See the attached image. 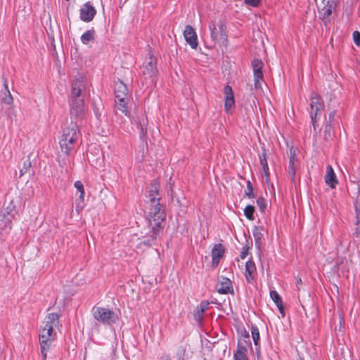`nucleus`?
I'll list each match as a JSON object with an SVG mask.
<instances>
[{
    "instance_id": "obj_1",
    "label": "nucleus",
    "mask_w": 360,
    "mask_h": 360,
    "mask_svg": "<svg viewBox=\"0 0 360 360\" xmlns=\"http://www.w3.org/2000/svg\"><path fill=\"white\" fill-rule=\"evenodd\" d=\"M85 82L82 78H76L72 82L71 94L69 99L70 119L78 122L84 118L86 110L84 96Z\"/></svg>"
},
{
    "instance_id": "obj_2",
    "label": "nucleus",
    "mask_w": 360,
    "mask_h": 360,
    "mask_svg": "<svg viewBox=\"0 0 360 360\" xmlns=\"http://www.w3.org/2000/svg\"><path fill=\"white\" fill-rule=\"evenodd\" d=\"M81 136L79 124L77 122L70 121L62 131L59 141L61 152L67 156H70L74 153L75 146Z\"/></svg>"
},
{
    "instance_id": "obj_3",
    "label": "nucleus",
    "mask_w": 360,
    "mask_h": 360,
    "mask_svg": "<svg viewBox=\"0 0 360 360\" xmlns=\"http://www.w3.org/2000/svg\"><path fill=\"white\" fill-rule=\"evenodd\" d=\"M58 314L56 313L49 314L41 326L39 330L40 347L42 352L49 347V342L53 340V328L58 324Z\"/></svg>"
},
{
    "instance_id": "obj_4",
    "label": "nucleus",
    "mask_w": 360,
    "mask_h": 360,
    "mask_svg": "<svg viewBox=\"0 0 360 360\" xmlns=\"http://www.w3.org/2000/svg\"><path fill=\"white\" fill-rule=\"evenodd\" d=\"M324 109V103L319 95L312 92L310 96L309 115L314 129L319 127L318 121L320 120Z\"/></svg>"
},
{
    "instance_id": "obj_5",
    "label": "nucleus",
    "mask_w": 360,
    "mask_h": 360,
    "mask_svg": "<svg viewBox=\"0 0 360 360\" xmlns=\"http://www.w3.org/2000/svg\"><path fill=\"white\" fill-rule=\"evenodd\" d=\"M94 318L104 325H111L116 323L118 316L112 310L103 307H94L92 309Z\"/></svg>"
},
{
    "instance_id": "obj_6",
    "label": "nucleus",
    "mask_w": 360,
    "mask_h": 360,
    "mask_svg": "<svg viewBox=\"0 0 360 360\" xmlns=\"http://www.w3.org/2000/svg\"><path fill=\"white\" fill-rule=\"evenodd\" d=\"M209 30L210 37L214 42L217 43L220 41H226V27L221 20L218 22L212 20L209 23Z\"/></svg>"
},
{
    "instance_id": "obj_7",
    "label": "nucleus",
    "mask_w": 360,
    "mask_h": 360,
    "mask_svg": "<svg viewBox=\"0 0 360 360\" xmlns=\"http://www.w3.org/2000/svg\"><path fill=\"white\" fill-rule=\"evenodd\" d=\"M335 6L336 3L329 0H322L321 4L318 6L319 18L325 25L330 22L332 13L335 11Z\"/></svg>"
},
{
    "instance_id": "obj_8",
    "label": "nucleus",
    "mask_w": 360,
    "mask_h": 360,
    "mask_svg": "<svg viewBox=\"0 0 360 360\" xmlns=\"http://www.w3.org/2000/svg\"><path fill=\"white\" fill-rule=\"evenodd\" d=\"M143 73L146 78L149 77L153 83L157 82V58L150 53L148 54V57L146 58L143 63Z\"/></svg>"
},
{
    "instance_id": "obj_9",
    "label": "nucleus",
    "mask_w": 360,
    "mask_h": 360,
    "mask_svg": "<svg viewBox=\"0 0 360 360\" xmlns=\"http://www.w3.org/2000/svg\"><path fill=\"white\" fill-rule=\"evenodd\" d=\"M263 62L259 59H254L252 61V67L254 73L255 88L262 89V81L263 80Z\"/></svg>"
},
{
    "instance_id": "obj_10",
    "label": "nucleus",
    "mask_w": 360,
    "mask_h": 360,
    "mask_svg": "<svg viewBox=\"0 0 360 360\" xmlns=\"http://www.w3.org/2000/svg\"><path fill=\"white\" fill-rule=\"evenodd\" d=\"M155 182H156V180L155 179L153 181V183L150 186V188L148 191V198L149 199V200L152 203V205L154 207L153 216V223L150 222L151 226H153V229H155V227H158V222L156 221V219L155 218V215L158 214V202H156V201H155L156 196L158 195V187L156 186ZM150 221H151L150 220Z\"/></svg>"
},
{
    "instance_id": "obj_11",
    "label": "nucleus",
    "mask_w": 360,
    "mask_h": 360,
    "mask_svg": "<svg viewBox=\"0 0 360 360\" xmlns=\"http://www.w3.org/2000/svg\"><path fill=\"white\" fill-rule=\"evenodd\" d=\"M296 150L293 148L290 149L289 164L288 167V172L290 176L291 181L295 182L296 172L299 166L298 160L295 158Z\"/></svg>"
},
{
    "instance_id": "obj_12",
    "label": "nucleus",
    "mask_w": 360,
    "mask_h": 360,
    "mask_svg": "<svg viewBox=\"0 0 360 360\" xmlns=\"http://www.w3.org/2000/svg\"><path fill=\"white\" fill-rule=\"evenodd\" d=\"M96 14V10L89 2L84 4L80 8V18L84 22H91Z\"/></svg>"
},
{
    "instance_id": "obj_13",
    "label": "nucleus",
    "mask_w": 360,
    "mask_h": 360,
    "mask_svg": "<svg viewBox=\"0 0 360 360\" xmlns=\"http://www.w3.org/2000/svg\"><path fill=\"white\" fill-rule=\"evenodd\" d=\"M184 37L186 41L193 49H195L197 48L198 45L197 34L191 25H186L185 27Z\"/></svg>"
},
{
    "instance_id": "obj_14",
    "label": "nucleus",
    "mask_w": 360,
    "mask_h": 360,
    "mask_svg": "<svg viewBox=\"0 0 360 360\" xmlns=\"http://www.w3.org/2000/svg\"><path fill=\"white\" fill-rule=\"evenodd\" d=\"M216 288L217 292L220 294L233 293L231 281L226 277L219 278Z\"/></svg>"
},
{
    "instance_id": "obj_15",
    "label": "nucleus",
    "mask_w": 360,
    "mask_h": 360,
    "mask_svg": "<svg viewBox=\"0 0 360 360\" xmlns=\"http://www.w3.org/2000/svg\"><path fill=\"white\" fill-rule=\"evenodd\" d=\"M224 108L226 112L235 105V99L231 86L226 85L224 89Z\"/></svg>"
},
{
    "instance_id": "obj_16",
    "label": "nucleus",
    "mask_w": 360,
    "mask_h": 360,
    "mask_svg": "<svg viewBox=\"0 0 360 360\" xmlns=\"http://www.w3.org/2000/svg\"><path fill=\"white\" fill-rule=\"evenodd\" d=\"M250 345V342L245 340H244V344L241 341H239L237 350L233 354V360H248L247 356V347Z\"/></svg>"
},
{
    "instance_id": "obj_17",
    "label": "nucleus",
    "mask_w": 360,
    "mask_h": 360,
    "mask_svg": "<svg viewBox=\"0 0 360 360\" xmlns=\"http://www.w3.org/2000/svg\"><path fill=\"white\" fill-rule=\"evenodd\" d=\"M114 93L116 99L119 98H128L127 94L129 93L127 86L122 81L118 80L114 84Z\"/></svg>"
},
{
    "instance_id": "obj_18",
    "label": "nucleus",
    "mask_w": 360,
    "mask_h": 360,
    "mask_svg": "<svg viewBox=\"0 0 360 360\" xmlns=\"http://www.w3.org/2000/svg\"><path fill=\"white\" fill-rule=\"evenodd\" d=\"M224 248L222 244H215L212 249V264L217 266L219 263L220 259L223 257L224 253Z\"/></svg>"
},
{
    "instance_id": "obj_19",
    "label": "nucleus",
    "mask_w": 360,
    "mask_h": 360,
    "mask_svg": "<svg viewBox=\"0 0 360 360\" xmlns=\"http://www.w3.org/2000/svg\"><path fill=\"white\" fill-rule=\"evenodd\" d=\"M325 182L331 188H334L338 184V181L335 173L331 165H328L326 167V174L325 175Z\"/></svg>"
},
{
    "instance_id": "obj_20",
    "label": "nucleus",
    "mask_w": 360,
    "mask_h": 360,
    "mask_svg": "<svg viewBox=\"0 0 360 360\" xmlns=\"http://www.w3.org/2000/svg\"><path fill=\"white\" fill-rule=\"evenodd\" d=\"M210 303L207 301H202L197 306L194 313L195 320L198 323H201L203 320L204 312L208 309Z\"/></svg>"
},
{
    "instance_id": "obj_21",
    "label": "nucleus",
    "mask_w": 360,
    "mask_h": 360,
    "mask_svg": "<svg viewBox=\"0 0 360 360\" xmlns=\"http://www.w3.org/2000/svg\"><path fill=\"white\" fill-rule=\"evenodd\" d=\"M262 154L259 155V162L263 169L262 175H263V176H264L266 178V181H269L270 174H269V168L267 160H266V150L264 148L262 149Z\"/></svg>"
},
{
    "instance_id": "obj_22",
    "label": "nucleus",
    "mask_w": 360,
    "mask_h": 360,
    "mask_svg": "<svg viewBox=\"0 0 360 360\" xmlns=\"http://www.w3.org/2000/svg\"><path fill=\"white\" fill-rule=\"evenodd\" d=\"M11 214H6V212L1 211L0 212V229L4 230L11 229L12 220Z\"/></svg>"
},
{
    "instance_id": "obj_23",
    "label": "nucleus",
    "mask_w": 360,
    "mask_h": 360,
    "mask_svg": "<svg viewBox=\"0 0 360 360\" xmlns=\"http://www.w3.org/2000/svg\"><path fill=\"white\" fill-rule=\"evenodd\" d=\"M264 228L262 226H256L252 231V234L255 241L256 245L259 248L264 239Z\"/></svg>"
},
{
    "instance_id": "obj_24",
    "label": "nucleus",
    "mask_w": 360,
    "mask_h": 360,
    "mask_svg": "<svg viewBox=\"0 0 360 360\" xmlns=\"http://www.w3.org/2000/svg\"><path fill=\"white\" fill-rule=\"evenodd\" d=\"M1 102L7 105H11L13 102V96L8 90V84L6 81L4 82V90L2 92Z\"/></svg>"
},
{
    "instance_id": "obj_25",
    "label": "nucleus",
    "mask_w": 360,
    "mask_h": 360,
    "mask_svg": "<svg viewBox=\"0 0 360 360\" xmlns=\"http://www.w3.org/2000/svg\"><path fill=\"white\" fill-rule=\"evenodd\" d=\"M270 297L274 301V302L277 306L278 309H279L281 313H283V302L282 299L277 291L276 290H271L270 292Z\"/></svg>"
},
{
    "instance_id": "obj_26",
    "label": "nucleus",
    "mask_w": 360,
    "mask_h": 360,
    "mask_svg": "<svg viewBox=\"0 0 360 360\" xmlns=\"http://www.w3.org/2000/svg\"><path fill=\"white\" fill-rule=\"evenodd\" d=\"M95 34H96V32L94 29H91V30L86 31L81 36V41L84 44H88L89 42L94 40Z\"/></svg>"
},
{
    "instance_id": "obj_27",
    "label": "nucleus",
    "mask_w": 360,
    "mask_h": 360,
    "mask_svg": "<svg viewBox=\"0 0 360 360\" xmlns=\"http://www.w3.org/2000/svg\"><path fill=\"white\" fill-rule=\"evenodd\" d=\"M255 271V263L252 261H248L245 264V277L250 281L252 278V274Z\"/></svg>"
},
{
    "instance_id": "obj_28",
    "label": "nucleus",
    "mask_w": 360,
    "mask_h": 360,
    "mask_svg": "<svg viewBox=\"0 0 360 360\" xmlns=\"http://www.w3.org/2000/svg\"><path fill=\"white\" fill-rule=\"evenodd\" d=\"M117 100V101H116V103L117 105L118 110H120L121 112H122L125 115L128 116L129 115V111L127 110L128 98H119Z\"/></svg>"
},
{
    "instance_id": "obj_29",
    "label": "nucleus",
    "mask_w": 360,
    "mask_h": 360,
    "mask_svg": "<svg viewBox=\"0 0 360 360\" xmlns=\"http://www.w3.org/2000/svg\"><path fill=\"white\" fill-rule=\"evenodd\" d=\"M356 208V222H355V230L354 232V235L356 237L360 236V206L359 207L357 205H355Z\"/></svg>"
},
{
    "instance_id": "obj_30",
    "label": "nucleus",
    "mask_w": 360,
    "mask_h": 360,
    "mask_svg": "<svg viewBox=\"0 0 360 360\" xmlns=\"http://www.w3.org/2000/svg\"><path fill=\"white\" fill-rule=\"evenodd\" d=\"M251 334L254 344L257 347L256 349H258L259 348V332L256 326H252Z\"/></svg>"
},
{
    "instance_id": "obj_31",
    "label": "nucleus",
    "mask_w": 360,
    "mask_h": 360,
    "mask_svg": "<svg viewBox=\"0 0 360 360\" xmlns=\"http://www.w3.org/2000/svg\"><path fill=\"white\" fill-rule=\"evenodd\" d=\"M79 195L76 199L75 210L77 212L82 210L84 207V191L79 192Z\"/></svg>"
},
{
    "instance_id": "obj_32",
    "label": "nucleus",
    "mask_w": 360,
    "mask_h": 360,
    "mask_svg": "<svg viewBox=\"0 0 360 360\" xmlns=\"http://www.w3.org/2000/svg\"><path fill=\"white\" fill-rule=\"evenodd\" d=\"M255 207L252 205H247L244 209L245 216L250 220L254 219Z\"/></svg>"
},
{
    "instance_id": "obj_33",
    "label": "nucleus",
    "mask_w": 360,
    "mask_h": 360,
    "mask_svg": "<svg viewBox=\"0 0 360 360\" xmlns=\"http://www.w3.org/2000/svg\"><path fill=\"white\" fill-rule=\"evenodd\" d=\"M1 212H6V214H11V215H12V219H14V217L16 214V210L13 202H11L6 208L1 210Z\"/></svg>"
},
{
    "instance_id": "obj_34",
    "label": "nucleus",
    "mask_w": 360,
    "mask_h": 360,
    "mask_svg": "<svg viewBox=\"0 0 360 360\" xmlns=\"http://www.w3.org/2000/svg\"><path fill=\"white\" fill-rule=\"evenodd\" d=\"M253 191H254V188H253V186H252L250 181H247V188H246L245 193V195L248 198H255Z\"/></svg>"
},
{
    "instance_id": "obj_35",
    "label": "nucleus",
    "mask_w": 360,
    "mask_h": 360,
    "mask_svg": "<svg viewBox=\"0 0 360 360\" xmlns=\"http://www.w3.org/2000/svg\"><path fill=\"white\" fill-rule=\"evenodd\" d=\"M30 167H31V162H30V159L25 160L23 162L22 167L20 170V176H22L23 174H25V173H27L28 172V170L30 169Z\"/></svg>"
},
{
    "instance_id": "obj_36",
    "label": "nucleus",
    "mask_w": 360,
    "mask_h": 360,
    "mask_svg": "<svg viewBox=\"0 0 360 360\" xmlns=\"http://www.w3.org/2000/svg\"><path fill=\"white\" fill-rule=\"evenodd\" d=\"M333 131H332V127L331 124L326 123L324 130V139L328 141L332 137Z\"/></svg>"
},
{
    "instance_id": "obj_37",
    "label": "nucleus",
    "mask_w": 360,
    "mask_h": 360,
    "mask_svg": "<svg viewBox=\"0 0 360 360\" xmlns=\"http://www.w3.org/2000/svg\"><path fill=\"white\" fill-rule=\"evenodd\" d=\"M257 205L262 212H264L265 211L266 204V200L264 198H259L257 200Z\"/></svg>"
},
{
    "instance_id": "obj_38",
    "label": "nucleus",
    "mask_w": 360,
    "mask_h": 360,
    "mask_svg": "<svg viewBox=\"0 0 360 360\" xmlns=\"http://www.w3.org/2000/svg\"><path fill=\"white\" fill-rule=\"evenodd\" d=\"M353 39L356 45L360 46V32L358 31H354L353 32Z\"/></svg>"
},
{
    "instance_id": "obj_39",
    "label": "nucleus",
    "mask_w": 360,
    "mask_h": 360,
    "mask_svg": "<svg viewBox=\"0 0 360 360\" xmlns=\"http://www.w3.org/2000/svg\"><path fill=\"white\" fill-rule=\"evenodd\" d=\"M260 1L261 0H245V3L248 6L257 7L259 4Z\"/></svg>"
},
{
    "instance_id": "obj_40",
    "label": "nucleus",
    "mask_w": 360,
    "mask_h": 360,
    "mask_svg": "<svg viewBox=\"0 0 360 360\" xmlns=\"http://www.w3.org/2000/svg\"><path fill=\"white\" fill-rule=\"evenodd\" d=\"M74 186L78 192L84 191V185L80 181H76L74 184Z\"/></svg>"
},
{
    "instance_id": "obj_41",
    "label": "nucleus",
    "mask_w": 360,
    "mask_h": 360,
    "mask_svg": "<svg viewBox=\"0 0 360 360\" xmlns=\"http://www.w3.org/2000/svg\"><path fill=\"white\" fill-rule=\"evenodd\" d=\"M137 127L140 129V136L143 138L146 134V128L140 122L137 123Z\"/></svg>"
},
{
    "instance_id": "obj_42",
    "label": "nucleus",
    "mask_w": 360,
    "mask_h": 360,
    "mask_svg": "<svg viewBox=\"0 0 360 360\" xmlns=\"http://www.w3.org/2000/svg\"><path fill=\"white\" fill-rule=\"evenodd\" d=\"M248 248H243V250L241 251L240 252V258L241 259H245L246 257V256L248 255Z\"/></svg>"
},
{
    "instance_id": "obj_43",
    "label": "nucleus",
    "mask_w": 360,
    "mask_h": 360,
    "mask_svg": "<svg viewBox=\"0 0 360 360\" xmlns=\"http://www.w3.org/2000/svg\"><path fill=\"white\" fill-rule=\"evenodd\" d=\"M335 111H332L329 113L328 115V120L327 121L326 123L328 124H331V122H333V119H334V116H335Z\"/></svg>"
},
{
    "instance_id": "obj_44",
    "label": "nucleus",
    "mask_w": 360,
    "mask_h": 360,
    "mask_svg": "<svg viewBox=\"0 0 360 360\" xmlns=\"http://www.w3.org/2000/svg\"><path fill=\"white\" fill-rule=\"evenodd\" d=\"M161 360H171L168 356H162Z\"/></svg>"
},
{
    "instance_id": "obj_45",
    "label": "nucleus",
    "mask_w": 360,
    "mask_h": 360,
    "mask_svg": "<svg viewBox=\"0 0 360 360\" xmlns=\"http://www.w3.org/2000/svg\"><path fill=\"white\" fill-rule=\"evenodd\" d=\"M244 335V337H245V338H248H248H249V337H250L249 333H248L247 331H245V333H244V335Z\"/></svg>"
},
{
    "instance_id": "obj_46",
    "label": "nucleus",
    "mask_w": 360,
    "mask_h": 360,
    "mask_svg": "<svg viewBox=\"0 0 360 360\" xmlns=\"http://www.w3.org/2000/svg\"><path fill=\"white\" fill-rule=\"evenodd\" d=\"M357 184H358L359 192L360 193V179H357Z\"/></svg>"
},
{
    "instance_id": "obj_47",
    "label": "nucleus",
    "mask_w": 360,
    "mask_h": 360,
    "mask_svg": "<svg viewBox=\"0 0 360 360\" xmlns=\"http://www.w3.org/2000/svg\"><path fill=\"white\" fill-rule=\"evenodd\" d=\"M302 283V279H301V278H299V279L297 280V284L301 285Z\"/></svg>"
},
{
    "instance_id": "obj_48",
    "label": "nucleus",
    "mask_w": 360,
    "mask_h": 360,
    "mask_svg": "<svg viewBox=\"0 0 360 360\" xmlns=\"http://www.w3.org/2000/svg\"><path fill=\"white\" fill-rule=\"evenodd\" d=\"M46 351H44V352H41L42 354H43V356L44 358L45 359L46 357V354L45 352Z\"/></svg>"
},
{
    "instance_id": "obj_49",
    "label": "nucleus",
    "mask_w": 360,
    "mask_h": 360,
    "mask_svg": "<svg viewBox=\"0 0 360 360\" xmlns=\"http://www.w3.org/2000/svg\"><path fill=\"white\" fill-rule=\"evenodd\" d=\"M297 360H304V358L300 356H299Z\"/></svg>"
},
{
    "instance_id": "obj_50",
    "label": "nucleus",
    "mask_w": 360,
    "mask_h": 360,
    "mask_svg": "<svg viewBox=\"0 0 360 360\" xmlns=\"http://www.w3.org/2000/svg\"><path fill=\"white\" fill-rule=\"evenodd\" d=\"M158 210H159V212H160V208H158ZM160 213L159 212V218L161 217V215H160Z\"/></svg>"
}]
</instances>
